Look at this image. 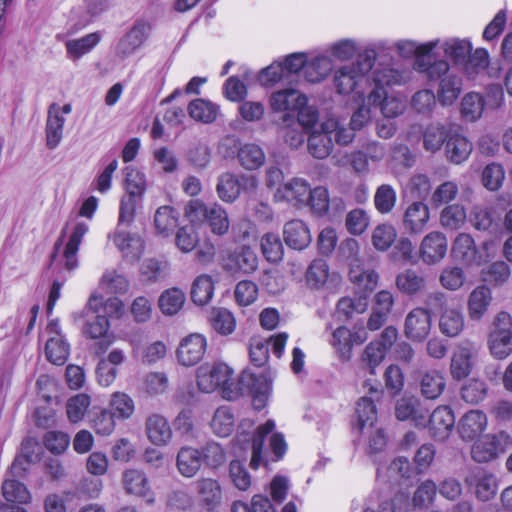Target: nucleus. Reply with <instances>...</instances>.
Listing matches in <instances>:
<instances>
[{
	"label": "nucleus",
	"instance_id": "obj_26",
	"mask_svg": "<svg viewBox=\"0 0 512 512\" xmlns=\"http://www.w3.org/2000/svg\"><path fill=\"white\" fill-rule=\"evenodd\" d=\"M307 104V97L296 89L288 88L274 92L270 98L273 111H296Z\"/></svg>",
	"mask_w": 512,
	"mask_h": 512
},
{
	"label": "nucleus",
	"instance_id": "obj_25",
	"mask_svg": "<svg viewBox=\"0 0 512 512\" xmlns=\"http://www.w3.org/2000/svg\"><path fill=\"white\" fill-rule=\"evenodd\" d=\"M469 487L475 488V495L481 501L492 499L497 492L496 478L486 471L477 470L465 478Z\"/></svg>",
	"mask_w": 512,
	"mask_h": 512
},
{
	"label": "nucleus",
	"instance_id": "obj_9",
	"mask_svg": "<svg viewBox=\"0 0 512 512\" xmlns=\"http://www.w3.org/2000/svg\"><path fill=\"white\" fill-rule=\"evenodd\" d=\"M151 29V24L148 21L137 20L118 41L115 50L116 56L119 59L132 56L148 39Z\"/></svg>",
	"mask_w": 512,
	"mask_h": 512
},
{
	"label": "nucleus",
	"instance_id": "obj_6",
	"mask_svg": "<svg viewBox=\"0 0 512 512\" xmlns=\"http://www.w3.org/2000/svg\"><path fill=\"white\" fill-rule=\"evenodd\" d=\"M85 319L82 333L86 338L100 339L97 343L96 353H103L113 343L114 338L109 335L110 322L102 313H93L87 309V305L81 315Z\"/></svg>",
	"mask_w": 512,
	"mask_h": 512
},
{
	"label": "nucleus",
	"instance_id": "obj_17",
	"mask_svg": "<svg viewBox=\"0 0 512 512\" xmlns=\"http://www.w3.org/2000/svg\"><path fill=\"white\" fill-rule=\"evenodd\" d=\"M224 270L229 272L252 273L258 267V257L256 253L248 246H243L238 250L229 253L222 262Z\"/></svg>",
	"mask_w": 512,
	"mask_h": 512
},
{
	"label": "nucleus",
	"instance_id": "obj_16",
	"mask_svg": "<svg viewBox=\"0 0 512 512\" xmlns=\"http://www.w3.org/2000/svg\"><path fill=\"white\" fill-rule=\"evenodd\" d=\"M114 245L130 261H137L144 252V241L140 235L117 228L109 235Z\"/></svg>",
	"mask_w": 512,
	"mask_h": 512
},
{
	"label": "nucleus",
	"instance_id": "obj_58",
	"mask_svg": "<svg viewBox=\"0 0 512 512\" xmlns=\"http://www.w3.org/2000/svg\"><path fill=\"white\" fill-rule=\"evenodd\" d=\"M110 411L114 416L120 419H129L134 411L135 404L133 399L124 392H114L110 399Z\"/></svg>",
	"mask_w": 512,
	"mask_h": 512
},
{
	"label": "nucleus",
	"instance_id": "obj_32",
	"mask_svg": "<svg viewBox=\"0 0 512 512\" xmlns=\"http://www.w3.org/2000/svg\"><path fill=\"white\" fill-rule=\"evenodd\" d=\"M473 349L470 344H460L456 347L451 358V375L454 379L467 377L472 368L471 357Z\"/></svg>",
	"mask_w": 512,
	"mask_h": 512
},
{
	"label": "nucleus",
	"instance_id": "obj_34",
	"mask_svg": "<svg viewBox=\"0 0 512 512\" xmlns=\"http://www.w3.org/2000/svg\"><path fill=\"white\" fill-rule=\"evenodd\" d=\"M420 392L426 399H437L444 391L446 382L443 374L437 370L424 372L419 379Z\"/></svg>",
	"mask_w": 512,
	"mask_h": 512
},
{
	"label": "nucleus",
	"instance_id": "obj_52",
	"mask_svg": "<svg viewBox=\"0 0 512 512\" xmlns=\"http://www.w3.org/2000/svg\"><path fill=\"white\" fill-rule=\"evenodd\" d=\"M87 309L93 313H102L107 319L113 316H120L123 312V303L116 297L107 299L105 302L96 295H92L87 302Z\"/></svg>",
	"mask_w": 512,
	"mask_h": 512
},
{
	"label": "nucleus",
	"instance_id": "obj_57",
	"mask_svg": "<svg viewBox=\"0 0 512 512\" xmlns=\"http://www.w3.org/2000/svg\"><path fill=\"white\" fill-rule=\"evenodd\" d=\"M438 41H430L424 44H417L411 40H400L395 43V47L400 56L410 58L412 56L425 57L428 55L436 46Z\"/></svg>",
	"mask_w": 512,
	"mask_h": 512
},
{
	"label": "nucleus",
	"instance_id": "obj_46",
	"mask_svg": "<svg viewBox=\"0 0 512 512\" xmlns=\"http://www.w3.org/2000/svg\"><path fill=\"white\" fill-rule=\"evenodd\" d=\"M467 221V213L460 204L447 205L440 213V224L448 230H459Z\"/></svg>",
	"mask_w": 512,
	"mask_h": 512
},
{
	"label": "nucleus",
	"instance_id": "obj_19",
	"mask_svg": "<svg viewBox=\"0 0 512 512\" xmlns=\"http://www.w3.org/2000/svg\"><path fill=\"white\" fill-rule=\"evenodd\" d=\"M427 410L422 408L419 398L403 396L395 405V416L400 421L411 420L417 427L426 426Z\"/></svg>",
	"mask_w": 512,
	"mask_h": 512
},
{
	"label": "nucleus",
	"instance_id": "obj_20",
	"mask_svg": "<svg viewBox=\"0 0 512 512\" xmlns=\"http://www.w3.org/2000/svg\"><path fill=\"white\" fill-rule=\"evenodd\" d=\"M455 426V417L448 406L437 407L429 418V432L437 441H443L449 437Z\"/></svg>",
	"mask_w": 512,
	"mask_h": 512
},
{
	"label": "nucleus",
	"instance_id": "obj_64",
	"mask_svg": "<svg viewBox=\"0 0 512 512\" xmlns=\"http://www.w3.org/2000/svg\"><path fill=\"white\" fill-rule=\"evenodd\" d=\"M202 463L211 469H217L226 462V451L217 442H208L200 450Z\"/></svg>",
	"mask_w": 512,
	"mask_h": 512
},
{
	"label": "nucleus",
	"instance_id": "obj_30",
	"mask_svg": "<svg viewBox=\"0 0 512 512\" xmlns=\"http://www.w3.org/2000/svg\"><path fill=\"white\" fill-rule=\"evenodd\" d=\"M410 474V462L405 457H397L388 466L377 468V478L392 484H400L403 479H408Z\"/></svg>",
	"mask_w": 512,
	"mask_h": 512
},
{
	"label": "nucleus",
	"instance_id": "obj_11",
	"mask_svg": "<svg viewBox=\"0 0 512 512\" xmlns=\"http://www.w3.org/2000/svg\"><path fill=\"white\" fill-rule=\"evenodd\" d=\"M431 328L432 317L429 309L413 308L405 318L404 333L412 341H424L430 334Z\"/></svg>",
	"mask_w": 512,
	"mask_h": 512
},
{
	"label": "nucleus",
	"instance_id": "obj_3",
	"mask_svg": "<svg viewBox=\"0 0 512 512\" xmlns=\"http://www.w3.org/2000/svg\"><path fill=\"white\" fill-rule=\"evenodd\" d=\"M196 377L197 385L202 392L211 393L221 387L224 398L234 400L238 397L233 370L224 363H204L198 367Z\"/></svg>",
	"mask_w": 512,
	"mask_h": 512
},
{
	"label": "nucleus",
	"instance_id": "obj_29",
	"mask_svg": "<svg viewBox=\"0 0 512 512\" xmlns=\"http://www.w3.org/2000/svg\"><path fill=\"white\" fill-rule=\"evenodd\" d=\"M285 243L297 250L305 249L312 240L307 225L302 220H291L284 225L283 230Z\"/></svg>",
	"mask_w": 512,
	"mask_h": 512
},
{
	"label": "nucleus",
	"instance_id": "obj_31",
	"mask_svg": "<svg viewBox=\"0 0 512 512\" xmlns=\"http://www.w3.org/2000/svg\"><path fill=\"white\" fill-rule=\"evenodd\" d=\"M270 390L271 380L263 373L255 374L244 371L240 375L238 383L235 384V391L238 392V395L244 392L251 393L252 395L257 393H270Z\"/></svg>",
	"mask_w": 512,
	"mask_h": 512
},
{
	"label": "nucleus",
	"instance_id": "obj_1",
	"mask_svg": "<svg viewBox=\"0 0 512 512\" xmlns=\"http://www.w3.org/2000/svg\"><path fill=\"white\" fill-rule=\"evenodd\" d=\"M376 57V49L367 48L358 56L356 62L337 69L333 77L336 92L341 95L359 93L358 89L367 81L366 76L373 68Z\"/></svg>",
	"mask_w": 512,
	"mask_h": 512
},
{
	"label": "nucleus",
	"instance_id": "obj_60",
	"mask_svg": "<svg viewBox=\"0 0 512 512\" xmlns=\"http://www.w3.org/2000/svg\"><path fill=\"white\" fill-rule=\"evenodd\" d=\"M329 276V266L325 260L315 259L309 265L306 272L307 284L313 289L322 288Z\"/></svg>",
	"mask_w": 512,
	"mask_h": 512
},
{
	"label": "nucleus",
	"instance_id": "obj_43",
	"mask_svg": "<svg viewBox=\"0 0 512 512\" xmlns=\"http://www.w3.org/2000/svg\"><path fill=\"white\" fill-rule=\"evenodd\" d=\"M462 80L454 73L441 78L438 88V99L443 105L452 104L460 95Z\"/></svg>",
	"mask_w": 512,
	"mask_h": 512
},
{
	"label": "nucleus",
	"instance_id": "obj_39",
	"mask_svg": "<svg viewBox=\"0 0 512 512\" xmlns=\"http://www.w3.org/2000/svg\"><path fill=\"white\" fill-rule=\"evenodd\" d=\"M212 432L219 437L230 436L235 429V416L229 406L216 409L210 422Z\"/></svg>",
	"mask_w": 512,
	"mask_h": 512
},
{
	"label": "nucleus",
	"instance_id": "obj_44",
	"mask_svg": "<svg viewBox=\"0 0 512 512\" xmlns=\"http://www.w3.org/2000/svg\"><path fill=\"white\" fill-rule=\"evenodd\" d=\"M154 226L158 234L169 236L178 226V213L171 206L159 207L155 212Z\"/></svg>",
	"mask_w": 512,
	"mask_h": 512
},
{
	"label": "nucleus",
	"instance_id": "obj_15",
	"mask_svg": "<svg viewBox=\"0 0 512 512\" xmlns=\"http://www.w3.org/2000/svg\"><path fill=\"white\" fill-rule=\"evenodd\" d=\"M493 301L490 287L485 284L476 286L467 298V313L471 321L479 322L488 313Z\"/></svg>",
	"mask_w": 512,
	"mask_h": 512
},
{
	"label": "nucleus",
	"instance_id": "obj_49",
	"mask_svg": "<svg viewBox=\"0 0 512 512\" xmlns=\"http://www.w3.org/2000/svg\"><path fill=\"white\" fill-rule=\"evenodd\" d=\"M214 294V282L212 277L206 274L198 276L192 283L191 299L200 306L206 305Z\"/></svg>",
	"mask_w": 512,
	"mask_h": 512
},
{
	"label": "nucleus",
	"instance_id": "obj_7",
	"mask_svg": "<svg viewBox=\"0 0 512 512\" xmlns=\"http://www.w3.org/2000/svg\"><path fill=\"white\" fill-rule=\"evenodd\" d=\"M511 445V436L500 431L497 434L486 435L475 442L471 448V456L478 463H486L504 453Z\"/></svg>",
	"mask_w": 512,
	"mask_h": 512
},
{
	"label": "nucleus",
	"instance_id": "obj_54",
	"mask_svg": "<svg viewBox=\"0 0 512 512\" xmlns=\"http://www.w3.org/2000/svg\"><path fill=\"white\" fill-rule=\"evenodd\" d=\"M274 428L275 423L272 420H268L265 424L257 428V431L254 434L252 440V456L250 460V467L252 469H258L260 464L262 463V450L264 439L269 433L273 431Z\"/></svg>",
	"mask_w": 512,
	"mask_h": 512
},
{
	"label": "nucleus",
	"instance_id": "obj_48",
	"mask_svg": "<svg viewBox=\"0 0 512 512\" xmlns=\"http://www.w3.org/2000/svg\"><path fill=\"white\" fill-rule=\"evenodd\" d=\"M3 503L27 504L31 500V494L27 487L18 480L6 479L2 484Z\"/></svg>",
	"mask_w": 512,
	"mask_h": 512
},
{
	"label": "nucleus",
	"instance_id": "obj_51",
	"mask_svg": "<svg viewBox=\"0 0 512 512\" xmlns=\"http://www.w3.org/2000/svg\"><path fill=\"white\" fill-rule=\"evenodd\" d=\"M414 69L424 73L430 81H441V78L451 74L448 62L438 60L433 63H427L425 57H418L414 62Z\"/></svg>",
	"mask_w": 512,
	"mask_h": 512
},
{
	"label": "nucleus",
	"instance_id": "obj_18",
	"mask_svg": "<svg viewBox=\"0 0 512 512\" xmlns=\"http://www.w3.org/2000/svg\"><path fill=\"white\" fill-rule=\"evenodd\" d=\"M196 492L202 512H213L222 501L220 483L212 478H201L195 482Z\"/></svg>",
	"mask_w": 512,
	"mask_h": 512
},
{
	"label": "nucleus",
	"instance_id": "obj_50",
	"mask_svg": "<svg viewBox=\"0 0 512 512\" xmlns=\"http://www.w3.org/2000/svg\"><path fill=\"white\" fill-rule=\"evenodd\" d=\"M185 294L178 288L165 290L159 297L158 305L165 315L177 314L185 303Z\"/></svg>",
	"mask_w": 512,
	"mask_h": 512
},
{
	"label": "nucleus",
	"instance_id": "obj_27",
	"mask_svg": "<svg viewBox=\"0 0 512 512\" xmlns=\"http://www.w3.org/2000/svg\"><path fill=\"white\" fill-rule=\"evenodd\" d=\"M202 464V454L199 449L191 446L179 449L176 456V467L183 477H194L200 471Z\"/></svg>",
	"mask_w": 512,
	"mask_h": 512
},
{
	"label": "nucleus",
	"instance_id": "obj_63",
	"mask_svg": "<svg viewBox=\"0 0 512 512\" xmlns=\"http://www.w3.org/2000/svg\"><path fill=\"white\" fill-rule=\"evenodd\" d=\"M211 326L221 335H229L235 330L236 321L233 314L224 308L214 309L210 318Z\"/></svg>",
	"mask_w": 512,
	"mask_h": 512
},
{
	"label": "nucleus",
	"instance_id": "obj_28",
	"mask_svg": "<svg viewBox=\"0 0 512 512\" xmlns=\"http://www.w3.org/2000/svg\"><path fill=\"white\" fill-rule=\"evenodd\" d=\"M369 104L380 106L381 112L386 118L399 116L405 110V102L396 97H389L387 91L382 88L373 89L368 95Z\"/></svg>",
	"mask_w": 512,
	"mask_h": 512
},
{
	"label": "nucleus",
	"instance_id": "obj_33",
	"mask_svg": "<svg viewBox=\"0 0 512 512\" xmlns=\"http://www.w3.org/2000/svg\"><path fill=\"white\" fill-rule=\"evenodd\" d=\"M100 40L101 35L98 32L89 33L81 38L67 40L65 42L67 58L72 61L79 60L82 56L91 52Z\"/></svg>",
	"mask_w": 512,
	"mask_h": 512
},
{
	"label": "nucleus",
	"instance_id": "obj_45",
	"mask_svg": "<svg viewBox=\"0 0 512 512\" xmlns=\"http://www.w3.org/2000/svg\"><path fill=\"white\" fill-rule=\"evenodd\" d=\"M216 192L218 197L226 203H233L240 195L238 177L225 172L218 177Z\"/></svg>",
	"mask_w": 512,
	"mask_h": 512
},
{
	"label": "nucleus",
	"instance_id": "obj_21",
	"mask_svg": "<svg viewBox=\"0 0 512 512\" xmlns=\"http://www.w3.org/2000/svg\"><path fill=\"white\" fill-rule=\"evenodd\" d=\"M487 424L488 420L484 412L480 410H470L461 417L457 429L463 440L472 441L486 430Z\"/></svg>",
	"mask_w": 512,
	"mask_h": 512
},
{
	"label": "nucleus",
	"instance_id": "obj_47",
	"mask_svg": "<svg viewBox=\"0 0 512 512\" xmlns=\"http://www.w3.org/2000/svg\"><path fill=\"white\" fill-rule=\"evenodd\" d=\"M188 112L190 117L196 121L211 123L217 118L219 106L208 100L199 98L190 102Z\"/></svg>",
	"mask_w": 512,
	"mask_h": 512
},
{
	"label": "nucleus",
	"instance_id": "obj_53",
	"mask_svg": "<svg viewBox=\"0 0 512 512\" xmlns=\"http://www.w3.org/2000/svg\"><path fill=\"white\" fill-rule=\"evenodd\" d=\"M484 280L491 285L498 287L506 284L511 277V268L503 260L492 262L487 268L482 270Z\"/></svg>",
	"mask_w": 512,
	"mask_h": 512
},
{
	"label": "nucleus",
	"instance_id": "obj_59",
	"mask_svg": "<svg viewBox=\"0 0 512 512\" xmlns=\"http://www.w3.org/2000/svg\"><path fill=\"white\" fill-rule=\"evenodd\" d=\"M397 237L396 229L390 224L377 225L372 231L371 241L378 251H386L394 243Z\"/></svg>",
	"mask_w": 512,
	"mask_h": 512
},
{
	"label": "nucleus",
	"instance_id": "obj_8",
	"mask_svg": "<svg viewBox=\"0 0 512 512\" xmlns=\"http://www.w3.org/2000/svg\"><path fill=\"white\" fill-rule=\"evenodd\" d=\"M364 388L367 389L370 396L361 397L356 404V423L355 427L363 432L365 429L371 430L377 421V409L375 401L380 399L382 390L379 383L366 381Z\"/></svg>",
	"mask_w": 512,
	"mask_h": 512
},
{
	"label": "nucleus",
	"instance_id": "obj_41",
	"mask_svg": "<svg viewBox=\"0 0 512 512\" xmlns=\"http://www.w3.org/2000/svg\"><path fill=\"white\" fill-rule=\"evenodd\" d=\"M310 185L302 178H293L280 190L288 202L293 204H307L310 194Z\"/></svg>",
	"mask_w": 512,
	"mask_h": 512
},
{
	"label": "nucleus",
	"instance_id": "obj_13",
	"mask_svg": "<svg viewBox=\"0 0 512 512\" xmlns=\"http://www.w3.org/2000/svg\"><path fill=\"white\" fill-rule=\"evenodd\" d=\"M69 231L68 240L63 250L62 258L64 267L67 271H73L78 267L77 252L83 237L89 231V224L85 221H75L70 227H66Z\"/></svg>",
	"mask_w": 512,
	"mask_h": 512
},
{
	"label": "nucleus",
	"instance_id": "obj_2",
	"mask_svg": "<svg viewBox=\"0 0 512 512\" xmlns=\"http://www.w3.org/2000/svg\"><path fill=\"white\" fill-rule=\"evenodd\" d=\"M426 304L433 310H439L438 327L441 334L454 338L465 328V316L460 305L453 303L440 291L430 293Z\"/></svg>",
	"mask_w": 512,
	"mask_h": 512
},
{
	"label": "nucleus",
	"instance_id": "obj_5",
	"mask_svg": "<svg viewBox=\"0 0 512 512\" xmlns=\"http://www.w3.org/2000/svg\"><path fill=\"white\" fill-rule=\"evenodd\" d=\"M367 339L368 333L361 326H354L352 329L339 326L332 332L329 343L341 361H349L352 358L353 347L363 344Z\"/></svg>",
	"mask_w": 512,
	"mask_h": 512
},
{
	"label": "nucleus",
	"instance_id": "obj_10",
	"mask_svg": "<svg viewBox=\"0 0 512 512\" xmlns=\"http://www.w3.org/2000/svg\"><path fill=\"white\" fill-rule=\"evenodd\" d=\"M72 106L70 103L60 106L52 103L47 112L45 135L46 146L53 150L58 147L63 138L64 124L66 122L65 115L70 114Z\"/></svg>",
	"mask_w": 512,
	"mask_h": 512
},
{
	"label": "nucleus",
	"instance_id": "obj_12",
	"mask_svg": "<svg viewBox=\"0 0 512 512\" xmlns=\"http://www.w3.org/2000/svg\"><path fill=\"white\" fill-rule=\"evenodd\" d=\"M447 249L446 236L440 231H432L422 239L418 253L423 263L433 265L444 259Z\"/></svg>",
	"mask_w": 512,
	"mask_h": 512
},
{
	"label": "nucleus",
	"instance_id": "obj_24",
	"mask_svg": "<svg viewBox=\"0 0 512 512\" xmlns=\"http://www.w3.org/2000/svg\"><path fill=\"white\" fill-rule=\"evenodd\" d=\"M430 219V210L428 206L421 202L411 203L405 210L403 216V225L406 231L411 234L423 232Z\"/></svg>",
	"mask_w": 512,
	"mask_h": 512
},
{
	"label": "nucleus",
	"instance_id": "obj_37",
	"mask_svg": "<svg viewBox=\"0 0 512 512\" xmlns=\"http://www.w3.org/2000/svg\"><path fill=\"white\" fill-rule=\"evenodd\" d=\"M333 149V138L321 127L311 132L308 137L309 153L317 159H325Z\"/></svg>",
	"mask_w": 512,
	"mask_h": 512
},
{
	"label": "nucleus",
	"instance_id": "obj_35",
	"mask_svg": "<svg viewBox=\"0 0 512 512\" xmlns=\"http://www.w3.org/2000/svg\"><path fill=\"white\" fill-rule=\"evenodd\" d=\"M122 483L128 494L139 497L150 495L151 489L145 473L138 469H128L123 472Z\"/></svg>",
	"mask_w": 512,
	"mask_h": 512
},
{
	"label": "nucleus",
	"instance_id": "obj_40",
	"mask_svg": "<svg viewBox=\"0 0 512 512\" xmlns=\"http://www.w3.org/2000/svg\"><path fill=\"white\" fill-rule=\"evenodd\" d=\"M333 69V61L329 56L318 55L307 60L304 77L308 82L318 83L324 80Z\"/></svg>",
	"mask_w": 512,
	"mask_h": 512
},
{
	"label": "nucleus",
	"instance_id": "obj_22",
	"mask_svg": "<svg viewBox=\"0 0 512 512\" xmlns=\"http://www.w3.org/2000/svg\"><path fill=\"white\" fill-rule=\"evenodd\" d=\"M145 431L148 440L155 446H166L172 439V429L168 420L157 413L147 417Z\"/></svg>",
	"mask_w": 512,
	"mask_h": 512
},
{
	"label": "nucleus",
	"instance_id": "obj_38",
	"mask_svg": "<svg viewBox=\"0 0 512 512\" xmlns=\"http://www.w3.org/2000/svg\"><path fill=\"white\" fill-rule=\"evenodd\" d=\"M445 152L447 159L454 164H461L472 152V144L467 138L455 134L447 138Z\"/></svg>",
	"mask_w": 512,
	"mask_h": 512
},
{
	"label": "nucleus",
	"instance_id": "obj_56",
	"mask_svg": "<svg viewBox=\"0 0 512 512\" xmlns=\"http://www.w3.org/2000/svg\"><path fill=\"white\" fill-rule=\"evenodd\" d=\"M69 345L63 337L51 336L45 347L47 359L55 365H63L69 356Z\"/></svg>",
	"mask_w": 512,
	"mask_h": 512
},
{
	"label": "nucleus",
	"instance_id": "obj_42",
	"mask_svg": "<svg viewBox=\"0 0 512 512\" xmlns=\"http://www.w3.org/2000/svg\"><path fill=\"white\" fill-rule=\"evenodd\" d=\"M410 78V73L400 71L392 67H383L373 72V80L375 88L385 89V86L401 85L406 83Z\"/></svg>",
	"mask_w": 512,
	"mask_h": 512
},
{
	"label": "nucleus",
	"instance_id": "obj_36",
	"mask_svg": "<svg viewBox=\"0 0 512 512\" xmlns=\"http://www.w3.org/2000/svg\"><path fill=\"white\" fill-rule=\"evenodd\" d=\"M395 284L400 292L413 296L425 288L426 281L416 270L408 268L396 276Z\"/></svg>",
	"mask_w": 512,
	"mask_h": 512
},
{
	"label": "nucleus",
	"instance_id": "obj_4",
	"mask_svg": "<svg viewBox=\"0 0 512 512\" xmlns=\"http://www.w3.org/2000/svg\"><path fill=\"white\" fill-rule=\"evenodd\" d=\"M219 150L224 157H231L236 153L240 166L248 171L261 168L266 160V154L260 145L255 143L242 144L238 139L231 136L220 142Z\"/></svg>",
	"mask_w": 512,
	"mask_h": 512
},
{
	"label": "nucleus",
	"instance_id": "obj_14",
	"mask_svg": "<svg viewBox=\"0 0 512 512\" xmlns=\"http://www.w3.org/2000/svg\"><path fill=\"white\" fill-rule=\"evenodd\" d=\"M207 341L201 334H190L184 338L178 349L177 358L183 366H193L200 362L206 352Z\"/></svg>",
	"mask_w": 512,
	"mask_h": 512
},
{
	"label": "nucleus",
	"instance_id": "obj_62",
	"mask_svg": "<svg viewBox=\"0 0 512 512\" xmlns=\"http://www.w3.org/2000/svg\"><path fill=\"white\" fill-rule=\"evenodd\" d=\"M368 308V298L360 295L356 298L342 297L337 303V313L346 319L352 318L355 313L362 314Z\"/></svg>",
	"mask_w": 512,
	"mask_h": 512
},
{
	"label": "nucleus",
	"instance_id": "obj_23",
	"mask_svg": "<svg viewBox=\"0 0 512 512\" xmlns=\"http://www.w3.org/2000/svg\"><path fill=\"white\" fill-rule=\"evenodd\" d=\"M453 258L466 265L478 266L477 246L474 238L468 233H459L452 242Z\"/></svg>",
	"mask_w": 512,
	"mask_h": 512
},
{
	"label": "nucleus",
	"instance_id": "obj_55",
	"mask_svg": "<svg viewBox=\"0 0 512 512\" xmlns=\"http://www.w3.org/2000/svg\"><path fill=\"white\" fill-rule=\"evenodd\" d=\"M442 48L445 55L455 63H464L472 51L470 41L458 38L446 40Z\"/></svg>",
	"mask_w": 512,
	"mask_h": 512
},
{
	"label": "nucleus",
	"instance_id": "obj_61",
	"mask_svg": "<svg viewBox=\"0 0 512 512\" xmlns=\"http://www.w3.org/2000/svg\"><path fill=\"white\" fill-rule=\"evenodd\" d=\"M484 105V100L480 94L470 92L461 101V114L468 121H476L481 117Z\"/></svg>",
	"mask_w": 512,
	"mask_h": 512
}]
</instances>
